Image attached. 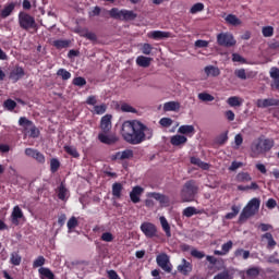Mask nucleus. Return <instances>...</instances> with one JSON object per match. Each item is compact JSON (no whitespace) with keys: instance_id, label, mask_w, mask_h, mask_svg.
Instances as JSON below:
<instances>
[{"instance_id":"obj_1","label":"nucleus","mask_w":279,"mask_h":279,"mask_svg":"<svg viewBox=\"0 0 279 279\" xmlns=\"http://www.w3.org/2000/svg\"><path fill=\"white\" fill-rule=\"evenodd\" d=\"M121 134L129 145H141L154 136V129L143 124L138 120H126L122 123Z\"/></svg>"},{"instance_id":"obj_2","label":"nucleus","mask_w":279,"mask_h":279,"mask_svg":"<svg viewBox=\"0 0 279 279\" xmlns=\"http://www.w3.org/2000/svg\"><path fill=\"white\" fill-rule=\"evenodd\" d=\"M274 145H276L274 138L259 137L257 143L251 146L252 154H255V156H260V154H269V151L274 149Z\"/></svg>"},{"instance_id":"obj_3","label":"nucleus","mask_w":279,"mask_h":279,"mask_svg":"<svg viewBox=\"0 0 279 279\" xmlns=\"http://www.w3.org/2000/svg\"><path fill=\"white\" fill-rule=\"evenodd\" d=\"M260 208V198H252L246 206L242 209V213L240 214L239 217V221L243 222V221H247V219H250V217H254V215H256V213L259 210Z\"/></svg>"},{"instance_id":"obj_4","label":"nucleus","mask_w":279,"mask_h":279,"mask_svg":"<svg viewBox=\"0 0 279 279\" xmlns=\"http://www.w3.org/2000/svg\"><path fill=\"white\" fill-rule=\"evenodd\" d=\"M197 191L198 187L194 180L185 182L183 189L181 190L182 202H193V199H195V195H197Z\"/></svg>"},{"instance_id":"obj_5","label":"nucleus","mask_w":279,"mask_h":279,"mask_svg":"<svg viewBox=\"0 0 279 279\" xmlns=\"http://www.w3.org/2000/svg\"><path fill=\"white\" fill-rule=\"evenodd\" d=\"M109 15L111 19H116V21H135L136 16H138L134 11L119 10L118 8L109 10Z\"/></svg>"},{"instance_id":"obj_6","label":"nucleus","mask_w":279,"mask_h":279,"mask_svg":"<svg viewBox=\"0 0 279 279\" xmlns=\"http://www.w3.org/2000/svg\"><path fill=\"white\" fill-rule=\"evenodd\" d=\"M19 25L21 29H25V32H28V29H36L38 27L36 19L29 15V13L23 11L19 13Z\"/></svg>"},{"instance_id":"obj_7","label":"nucleus","mask_w":279,"mask_h":279,"mask_svg":"<svg viewBox=\"0 0 279 279\" xmlns=\"http://www.w3.org/2000/svg\"><path fill=\"white\" fill-rule=\"evenodd\" d=\"M217 44L219 47H234V45H236V39H234V35L231 33H219L217 35Z\"/></svg>"},{"instance_id":"obj_8","label":"nucleus","mask_w":279,"mask_h":279,"mask_svg":"<svg viewBox=\"0 0 279 279\" xmlns=\"http://www.w3.org/2000/svg\"><path fill=\"white\" fill-rule=\"evenodd\" d=\"M156 260L158 267H160L167 274H171L173 266L171 265V262H169V255L161 253L157 255Z\"/></svg>"},{"instance_id":"obj_9","label":"nucleus","mask_w":279,"mask_h":279,"mask_svg":"<svg viewBox=\"0 0 279 279\" xmlns=\"http://www.w3.org/2000/svg\"><path fill=\"white\" fill-rule=\"evenodd\" d=\"M141 230L147 239H154V236L158 234V228H156V225L151 222H143L141 225Z\"/></svg>"},{"instance_id":"obj_10","label":"nucleus","mask_w":279,"mask_h":279,"mask_svg":"<svg viewBox=\"0 0 279 279\" xmlns=\"http://www.w3.org/2000/svg\"><path fill=\"white\" fill-rule=\"evenodd\" d=\"M25 156H28L29 158H34V160L39 162V165H45V162H46L45 155L43 153H40V150H38V149L26 148Z\"/></svg>"},{"instance_id":"obj_11","label":"nucleus","mask_w":279,"mask_h":279,"mask_svg":"<svg viewBox=\"0 0 279 279\" xmlns=\"http://www.w3.org/2000/svg\"><path fill=\"white\" fill-rule=\"evenodd\" d=\"M100 130L108 134L112 130V116L106 114L100 120Z\"/></svg>"},{"instance_id":"obj_12","label":"nucleus","mask_w":279,"mask_h":279,"mask_svg":"<svg viewBox=\"0 0 279 279\" xmlns=\"http://www.w3.org/2000/svg\"><path fill=\"white\" fill-rule=\"evenodd\" d=\"M145 192L141 185H136L130 192V199L133 204H138L141 202V195Z\"/></svg>"},{"instance_id":"obj_13","label":"nucleus","mask_w":279,"mask_h":279,"mask_svg":"<svg viewBox=\"0 0 279 279\" xmlns=\"http://www.w3.org/2000/svg\"><path fill=\"white\" fill-rule=\"evenodd\" d=\"M146 196L156 199V202H159L161 206H169V196L165 194H160L158 192H149Z\"/></svg>"},{"instance_id":"obj_14","label":"nucleus","mask_w":279,"mask_h":279,"mask_svg":"<svg viewBox=\"0 0 279 279\" xmlns=\"http://www.w3.org/2000/svg\"><path fill=\"white\" fill-rule=\"evenodd\" d=\"M22 77H25V70L21 66H16L10 72L9 75V78L13 82V84H16L19 80H22Z\"/></svg>"},{"instance_id":"obj_15","label":"nucleus","mask_w":279,"mask_h":279,"mask_svg":"<svg viewBox=\"0 0 279 279\" xmlns=\"http://www.w3.org/2000/svg\"><path fill=\"white\" fill-rule=\"evenodd\" d=\"M257 108H270L271 106H279V99L276 98H265L257 99Z\"/></svg>"},{"instance_id":"obj_16","label":"nucleus","mask_w":279,"mask_h":279,"mask_svg":"<svg viewBox=\"0 0 279 279\" xmlns=\"http://www.w3.org/2000/svg\"><path fill=\"white\" fill-rule=\"evenodd\" d=\"M148 38H153V40H165V38H171V33L165 31H153L148 33Z\"/></svg>"},{"instance_id":"obj_17","label":"nucleus","mask_w":279,"mask_h":279,"mask_svg":"<svg viewBox=\"0 0 279 279\" xmlns=\"http://www.w3.org/2000/svg\"><path fill=\"white\" fill-rule=\"evenodd\" d=\"M178 271H180V274H182L183 276H189L191 271H193V264L183 258L182 264L178 266Z\"/></svg>"},{"instance_id":"obj_18","label":"nucleus","mask_w":279,"mask_h":279,"mask_svg":"<svg viewBox=\"0 0 279 279\" xmlns=\"http://www.w3.org/2000/svg\"><path fill=\"white\" fill-rule=\"evenodd\" d=\"M204 73L206 77H219L221 75V70L215 65H207L204 68Z\"/></svg>"},{"instance_id":"obj_19","label":"nucleus","mask_w":279,"mask_h":279,"mask_svg":"<svg viewBox=\"0 0 279 279\" xmlns=\"http://www.w3.org/2000/svg\"><path fill=\"white\" fill-rule=\"evenodd\" d=\"M108 133H99L98 134V141L100 143H104L105 145H114L117 143V137L107 135Z\"/></svg>"},{"instance_id":"obj_20","label":"nucleus","mask_w":279,"mask_h":279,"mask_svg":"<svg viewBox=\"0 0 279 279\" xmlns=\"http://www.w3.org/2000/svg\"><path fill=\"white\" fill-rule=\"evenodd\" d=\"M159 221L161 223V228L168 239H171V226L169 225V221L165 216H161L159 218Z\"/></svg>"},{"instance_id":"obj_21","label":"nucleus","mask_w":279,"mask_h":279,"mask_svg":"<svg viewBox=\"0 0 279 279\" xmlns=\"http://www.w3.org/2000/svg\"><path fill=\"white\" fill-rule=\"evenodd\" d=\"M12 223L14 226H19V219H23V210H21V207L15 206L12 211Z\"/></svg>"},{"instance_id":"obj_22","label":"nucleus","mask_w":279,"mask_h":279,"mask_svg":"<svg viewBox=\"0 0 279 279\" xmlns=\"http://www.w3.org/2000/svg\"><path fill=\"white\" fill-rule=\"evenodd\" d=\"M180 110V102L178 101H168L163 105L165 112H178Z\"/></svg>"},{"instance_id":"obj_23","label":"nucleus","mask_w":279,"mask_h":279,"mask_svg":"<svg viewBox=\"0 0 279 279\" xmlns=\"http://www.w3.org/2000/svg\"><path fill=\"white\" fill-rule=\"evenodd\" d=\"M186 141H189V138L184 135H174L171 137L170 143L174 147H180V145H184Z\"/></svg>"},{"instance_id":"obj_24","label":"nucleus","mask_w":279,"mask_h":279,"mask_svg":"<svg viewBox=\"0 0 279 279\" xmlns=\"http://www.w3.org/2000/svg\"><path fill=\"white\" fill-rule=\"evenodd\" d=\"M14 8H16V4L14 2L9 3L3 8V10L0 12L1 19H8L12 12H14Z\"/></svg>"},{"instance_id":"obj_25","label":"nucleus","mask_w":279,"mask_h":279,"mask_svg":"<svg viewBox=\"0 0 279 279\" xmlns=\"http://www.w3.org/2000/svg\"><path fill=\"white\" fill-rule=\"evenodd\" d=\"M56 49H69L71 47V40L69 39H57L52 43Z\"/></svg>"},{"instance_id":"obj_26","label":"nucleus","mask_w":279,"mask_h":279,"mask_svg":"<svg viewBox=\"0 0 279 279\" xmlns=\"http://www.w3.org/2000/svg\"><path fill=\"white\" fill-rule=\"evenodd\" d=\"M123 192V184L116 182L112 184V195L116 199H121V193Z\"/></svg>"},{"instance_id":"obj_27","label":"nucleus","mask_w":279,"mask_h":279,"mask_svg":"<svg viewBox=\"0 0 279 279\" xmlns=\"http://www.w3.org/2000/svg\"><path fill=\"white\" fill-rule=\"evenodd\" d=\"M38 271L41 279H56V275H53V271L49 268L41 267Z\"/></svg>"},{"instance_id":"obj_28","label":"nucleus","mask_w":279,"mask_h":279,"mask_svg":"<svg viewBox=\"0 0 279 279\" xmlns=\"http://www.w3.org/2000/svg\"><path fill=\"white\" fill-rule=\"evenodd\" d=\"M136 64L137 66H143V69H147L149 64H151V58L145 57V56H140L136 59Z\"/></svg>"},{"instance_id":"obj_29","label":"nucleus","mask_w":279,"mask_h":279,"mask_svg":"<svg viewBox=\"0 0 279 279\" xmlns=\"http://www.w3.org/2000/svg\"><path fill=\"white\" fill-rule=\"evenodd\" d=\"M63 149H64V153L69 154V156H72V158H80V151H77V148L65 145Z\"/></svg>"},{"instance_id":"obj_30","label":"nucleus","mask_w":279,"mask_h":279,"mask_svg":"<svg viewBox=\"0 0 279 279\" xmlns=\"http://www.w3.org/2000/svg\"><path fill=\"white\" fill-rule=\"evenodd\" d=\"M22 260H23V257H21L17 252L11 253V257H10L11 265H14V267H19Z\"/></svg>"},{"instance_id":"obj_31","label":"nucleus","mask_w":279,"mask_h":279,"mask_svg":"<svg viewBox=\"0 0 279 279\" xmlns=\"http://www.w3.org/2000/svg\"><path fill=\"white\" fill-rule=\"evenodd\" d=\"M66 193H69V190H66L64 183H61L58 187V197L59 199H61V202H64L66 199Z\"/></svg>"},{"instance_id":"obj_32","label":"nucleus","mask_w":279,"mask_h":279,"mask_svg":"<svg viewBox=\"0 0 279 279\" xmlns=\"http://www.w3.org/2000/svg\"><path fill=\"white\" fill-rule=\"evenodd\" d=\"M108 110V106L106 104L94 106V110H92L93 114H106Z\"/></svg>"},{"instance_id":"obj_33","label":"nucleus","mask_w":279,"mask_h":279,"mask_svg":"<svg viewBox=\"0 0 279 279\" xmlns=\"http://www.w3.org/2000/svg\"><path fill=\"white\" fill-rule=\"evenodd\" d=\"M179 134H195V126L193 125H181L178 130Z\"/></svg>"},{"instance_id":"obj_34","label":"nucleus","mask_w":279,"mask_h":279,"mask_svg":"<svg viewBox=\"0 0 279 279\" xmlns=\"http://www.w3.org/2000/svg\"><path fill=\"white\" fill-rule=\"evenodd\" d=\"M227 104H229L231 108H236L241 106L243 102L241 101V98H239L238 96H231L228 98Z\"/></svg>"},{"instance_id":"obj_35","label":"nucleus","mask_w":279,"mask_h":279,"mask_svg":"<svg viewBox=\"0 0 279 279\" xmlns=\"http://www.w3.org/2000/svg\"><path fill=\"white\" fill-rule=\"evenodd\" d=\"M238 182H252V175L248 172H239L236 174Z\"/></svg>"},{"instance_id":"obj_36","label":"nucleus","mask_w":279,"mask_h":279,"mask_svg":"<svg viewBox=\"0 0 279 279\" xmlns=\"http://www.w3.org/2000/svg\"><path fill=\"white\" fill-rule=\"evenodd\" d=\"M231 213L226 214L225 219H234L239 213H241V207L233 205L231 207Z\"/></svg>"},{"instance_id":"obj_37","label":"nucleus","mask_w":279,"mask_h":279,"mask_svg":"<svg viewBox=\"0 0 279 279\" xmlns=\"http://www.w3.org/2000/svg\"><path fill=\"white\" fill-rule=\"evenodd\" d=\"M78 226H80V221H77V218L75 216H72L68 220V230H69V232H71V230H75V228H77Z\"/></svg>"},{"instance_id":"obj_38","label":"nucleus","mask_w":279,"mask_h":279,"mask_svg":"<svg viewBox=\"0 0 279 279\" xmlns=\"http://www.w3.org/2000/svg\"><path fill=\"white\" fill-rule=\"evenodd\" d=\"M193 215H199V211L195 207H186L183 209V217L191 218Z\"/></svg>"},{"instance_id":"obj_39","label":"nucleus","mask_w":279,"mask_h":279,"mask_svg":"<svg viewBox=\"0 0 279 279\" xmlns=\"http://www.w3.org/2000/svg\"><path fill=\"white\" fill-rule=\"evenodd\" d=\"M191 256L197 258V260H202V258H206V253H204V251H198L197 248H192Z\"/></svg>"},{"instance_id":"obj_40","label":"nucleus","mask_w":279,"mask_h":279,"mask_svg":"<svg viewBox=\"0 0 279 279\" xmlns=\"http://www.w3.org/2000/svg\"><path fill=\"white\" fill-rule=\"evenodd\" d=\"M57 75L61 77L63 81L71 80V72L66 71V69H59L57 71Z\"/></svg>"},{"instance_id":"obj_41","label":"nucleus","mask_w":279,"mask_h":279,"mask_svg":"<svg viewBox=\"0 0 279 279\" xmlns=\"http://www.w3.org/2000/svg\"><path fill=\"white\" fill-rule=\"evenodd\" d=\"M226 21L229 23V25H241V20H239V17H236L234 14L227 15Z\"/></svg>"},{"instance_id":"obj_42","label":"nucleus","mask_w":279,"mask_h":279,"mask_svg":"<svg viewBox=\"0 0 279 279\" xmlns=\"http://www.w3.org/2000/svg\"><path fill=\"white\" fill-rule=\"evenodd\" d=\"M19 125H21V128H24L25 130H27V128H32V125H34V122H32L31 120H28L25 117H22L19 120Z\"/></svg>"},{"instance_id":"obj_43","label":"nucleus","mask_w":279,"mask_h":279,"mask_svg":"<svg viewBox=\"0 0 279 279\" xmlns=\"http://www.w3.org/2000/svg\"><path fill=\"white\" fill-rule=\"evenodd\" d=\"M259 274L260 269L258 267H251L246 270V276H248V278H256Z\"/></svg>"},{"instance_id":"obj_44","label":"nucleus","mask_w":279,"mask_h":279,"mask_svg":"<svg viewBox=\"0 0 279 279\" xmlns=\"http://www.w3.org/2000/svg\"><path fill=\"white\" fill-rule=\"evenodd\" d=\"M58 169H60V160L57 158H52L50 160V171L51 173H57Z\"/></svg>"},{"instance_id":"obj_45","label":"nucleus","mask_w":279,"mask_h":279,"mask_svg":"<svg viewBox=\"0 0 279 279\" xmlns=\"http://www.w3.org/2000/svg\"><path fill=\"white\" fill-rule=\"evenodd\" d=\"M204 3L197 2L190 9V14H197V12H203Z\"/></svg>"},{"instance_id":"obj_46","label":"nucleus","mask_w":279,"mask_h":279,"mask_svg":"<svg viewBox=\"0 0 279 279\" xmlns=\"http://www.w3.org/2000/svg\"><path fill=\"white\" fill-rule=\"evenodd\" d=\"M47 259H45V256L40 255L33 262L34 269H38V267H43L45 265Z\"/></svg>"},{"instance_id":"obj_47","label":"nucleus","mask_w":279,"mask_h":279,"mask_svg":"<svg viewBox=\"0 0 279 279\" xmlns=\"http://www.w3.org/2000/svg\"><path fill=\"white\" fill-rule=\"evenodd\" d=\"M213 279H232V275L230 274V270H223L218 272Z\"/></svg>"},{"instance_id":"obj_48","label":"nucleus","mask_w":279,"mask_h":279,"mask_svg":"<svg viewBox=\"0 0 279 279\" xmlns=\"http://www.w3.org/2000/svg\"><path fill=\"white\" fill-rule=\"evenodd\" d=\"M198 99L201 101H215V96H213L208 93H201V94H198Z\"/></svg>"},{"instance_id":"obj_49","label":"nucleus","mask_w":279,"mask_h":279,"mask_svg":"<svg viewBox=\"0 0 279 279\" xmlns=\"http://www.w3.org/2000/svg\"><path fill=\"white\" fill-rule=\"evenodd\" d=\"M234 254L236 257L242 256L243 260H247V258H250V251H245L243 248H238Z\"/></svg>"},{"instance_id":"obj_50","label":"nucleus","mask_w":279,"mask_h":279,"mask_svg":"<svg viewBox=\"0 0 279 279\" xmlns=\"http://www.w3.org/2000/svg\"><path fill=\"white\" fill-rule=\"evenodd\" d=\"M217 145H226L228 143V132L221 133L217 138H216Z\"/></svg>"},{"instance_id":"obj_51","label":"nucleus","mask_w":279,"mask_h":279,"mask_svg":"<svg viewBox=\"0 0 279 279\" xmlns=\"http://www.w3.org/2000/svg\"><path fill=\"white\" fill-rule=\"evenodd\" d=\"M262 34L265 38H271L274 36V28L271 26H265L262 29Z\"/></svg>"},{"instance_id":"obj_52","label":"nucleus","mask_w":279,"mask_h":279,"mask_svg":"<svg viewBox=\"0 0 279 279\" xmlns=\"http://www.w3.org/2000/svg\"><path fill=\"white\" fill-rule=\"evenodd\" d=\"M72 84L74 86H86V78L82 77V76H77V77H74L73 81H72Z\"/></svg>"},{"instance_id":"obj_53","label":"nucleus","mask_w":279,"mask_h":279,"mask_svg":"<svg viewBox=\"0 0 279 279\" xmlns=\"http://www.w3.org/2000/svg\"><path fill=\"white\" fill-rule=\"evenodd\" d=\"M153 50L154 47L151 46V44H143L142 53H144V56H150Z\"/></svg>"},{"instance_id":"obj_54","label":"nucleus","mask_w":279,"mask_h":279,"mask_svg":"<svg viewBox=\"0 0 279 279\" xmlns=\"http://www.w3.org/2000/svg\"><path fill=\"white\" fill-rule=\"evenodd\" d=\"M122 160H130V158H134V151L132 149H125L121 151Z\"/></svg>"},{"instance_id":"obj_55","label":"nucleus","mask_w":279,"mask_h":279,"mask_svg":"<svg viewBox=\"0 0 279 279\" xmlns=\"http://www.w3.org/2000/svg\"><path fill=\"white\" fill-rule=\"evenodd\" d=\"M3 106L7 110H10L12 112V110H14V108H16V101H14L12 99H7L3 104Z\"/></svg>"},{"instance_id":"obj_56","label":"nucleus","mask_w":279,"mask_h":279,"mask_svg":"<svg viewBox=\"0 0 279 279\" xmlns=\"http://www.w3.org/2000/svg\"><path fill=\"white\" fill-rule=\"evenodd\" d=\"M159 124L162 128H171V125H173V120H171V118H161Z\"/></svg>"},{"instance_id":"obj_57","label":"nucleus","mask_w":279,"mask_h":279,"mask_svg":"<svg viewBox=\"0 0 279 279\" xmlns=\"http://www.w3.org/2000/svg\"><path fill=\"white\" fill-rule=\"evenodd\" d=\"M264 239H267L268 247H276V240H274V235L271 233H265Z\"/></svg>"},{"instance_id":"obj_58","label":"nucleus","mask_w":279,"mask_h":279,"mask_svg":"<svg viewBox=\"0 0 279 279\" xmlns=\"http://www.w3.org/2000/svg\"><path fill=\"white\" fill-rule=\"evenodd\" d=\"M101 241H105L106 243H112L114 241V235L110 232H105L101 234Z\"/></svg>"},{"instance_id":"obj_59","label":"nucleus","mask_w":279,"mask_h":279,"mask_svg":"<svg viewBox=\"0 0 279 279\" xmlns=\"http://www.w3.org/2000/svg\"><path fill=\"white\" fill-rule=\"evenodd\" d=\"M232 61L233 62H240L241 64H245V62H247L245 60V58H243L241 54H239L236 52L232 53Z\"/></svg>"},{"instance_id":"obj_60","label":"nucleus","mask_w":279,"mask_h":279,"mask_svg":"<svg viewBox=\"0 0 279 279\" xmlns=\"http://www.w3.org/2000/svg\"><path fill=\"white\" fill-rule=\"evenodd\" d=\"M121 110H122V112H132L133 114H136V109H134V107H132L128 104H123L121 106Z\"/></svg>"},{"instance_id":"obj_61","label":"nucleus","mask_w":279,"mask_h":279,"mask_svg":"<svg viewBox=\"0 0 279 279\" xmlns=\"http://www.w3.org/2000/svg\"><path fill=\"white\" fill-rule=\"evenodd\" d=\"M232 245H233V243L231 240L228 241L227 243L222 244L221 250H222V253H225V256H226V254H228L230 252V250H232Z\"/></svg>"},{"instance_id":"obj_62","label":"nucleus","mask_w":279,"mask_h":279,"mask_svg":"<svg viewBox=\"0 0 279 279\" xmlns=\"http://www.w3.org/2000/svg\"><path fill=\"white\" fill-rule=\"evenodd\" d=\"M85 104H87V106H97V96L95 95H92V96H88Z\"/></svg>"},{"instance_id":"obj_63","label":"nucleus","mask_w":279,"mask_h":279,"mask_svg":"<svg viewBox=\"0 0 279 279\" xmlns=\"http://www.w3.org/2000/svg\"><path fill=\"white\" fill-rule=\"evenodd\" d=\"M234 74L239 77V80H247L245 69L235 70Z\"/></svg>"},{"instance_id":"obj_64","label":"nucleus","mask_w":279,"mask_h":279,"mask_svg":"<svg viewBox=\"0 0 279 279\" xmlns=\"http://www.w3.org/2000/svg\"><path fill=\"white\" fill-rule=\"evenodd\" d=\"M270 77H271V80H279V69L278 68L270 69Z\"/></svg>"}]
</instances>
